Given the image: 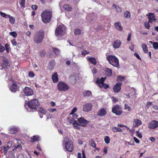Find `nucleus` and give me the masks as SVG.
Masks as SVG:
<instances>
[{"instance_id": "nucleus-1", "label": "nucleus", "mask_w": 158, "mask_h": 158, "mask_svg": "<svg viewBox=\"0 0 158 158\" xmlns=\"http://www.w3.org/2000/svg\"><path fill=\"white\" fill-rule=\"evenodd\" d=\"M62 145L64 147L66 151L72 152L73 149V144L72 140L68 137H65L62 141Z\"/></svg>"}, {"instance_id": "nucleus-2", "label": "nucleus", "mask_w": 158, "mask_h": 158, "mask_svg": "<svg viewBox=\"0 0 158 158\" xmlns=\"http://www.w3.org/2000/svg\"><path fill=\"white\" fill-rule=\"evenodd\" d=\"M41 16L42 21L44 23H49L52 16V11L49 9L46 10L42 13Z\"/></svg>"}, {"instance_id": "nucleus-3", "label": "nucleus", "mask_w": 158, "mask_h": 158, "mask_svg": "<svg viewBox=\"0 0 158 158\" xmlns=\"http://www.w3.org/2000/svg\"><path fill=\"white\" fill-rule=\"evenodd\" d=\"M106 59L109 63L114 67H119L118 59L114 56L110 55L106 57Z\"/></svg>"}, {"instance_id": "nucleus-4", "label": "nucleus", "mask_w": 158, "mask_h": 158, "mask_svg": "<svg viewBox=\"0 0 158 158\" xmlns=\"http://www.w3.org/2000/svg\"><path fill=\"white\" fill-rule=\"evenodd\" d=\"M44 32L43 30H40L35 33L34 37L35 43L39 44L41 43L44 37Z\"/></svg>"}, {"instance_id": "nucleus-5", "label": "nucleus", "mask_w": 158, "mask_h": 158, "mask_svg": "<svg viewBox=\"0 0 158 158\" xmlns=\"http://www.w3.org/2000/svg\"><path fill=\"white\" fill-rule=\"evenodd\" d=\"M28 106L31 109L36 110L39 106V101L36 99L31 100L27 103Z\"/></svg>"}, {"instance_id": "nucleus-6", "label": "nucleus", "mask_w": 158, "mask_h": 158, "mask_svg": "<svg viewBox=\"0 0 158 158\" xmlns=\"http://www.w3.org/2000/svg\"><path fill=\"white\" fill-rule=\"evenodd\" d=\"M57 87L59 90L61 91H65L69 88V86L65 82L60 81L57 84Z\"/></svg>"}, {"instance_id": "nucleus-7", "label": "nucleus", "mask_w": 158, "mask_h": 158, "mask_svg": "<svg viewBox=\"0 0 158 158\" xmlns=\"http://www.w3.org/2000/svg\"><path fill=\"white\" fill-rule=\"evenodd\" d=\"M112 112L118 115H120L123 113L122 109L121 106L118 104L114 106L112 109Z\"/></svg>"}, {"instance_id": "nucleus-8", "label": "nucleus", "mask_w": 158, "mask_h": 158, "mask_svg": "<svg viewBox=\"0 0 158 158\" xmlns=\"http://www.w3.org/2000/svg\"><path fill=\"white\" fill-rule=\"evenodd\" d=\"M78 120L79 123H78V125L77 126L79 127L80 126L84 127H86L90 122L89 121L86 120L83 117H81L78 118Z\"/></svg>"}, {"instance_id": "nucleus-9", "label": "nucleus", "mask_w": 158, "mask_h": 158, "mask_svg": "<svg viewBox=\"0 0 158 158\" xmlns=\"http://www.w3.org/2000/svg\"><path fill=\"white\" fill-rule=\"evenodd\" d=\"M68 122L70 123H72L73 127L74 128L77 130H80L81 128L80 127L78 126V123L77 121L74 120V118H72L71 117L68 118H67Z\"/></svg>"}, {"instance_id": "nucleus-10", "label": "nucleus", "mask_w": 158, "mask_h": 158, "mask_svg": "<svg viewBox=\"0 0 158 158\" xmlns=\"http://www.w3.org/2000/svg\"><path fill=\"white\" fill-rule=\"evenodd\" d=\"M93 107L92 104L90 102L86 103L83 105V110L84 112H88L91 111Z\"/></svg>"}, {"instance_id": "nucleus-11", "label": "nucleus", "mask_w": 158, "mask_h": 158, "mask_svg": "<svg viewBox=\"0 0 158 158\" xmlns=\"http://www.w3.org/2000/svg\"><path fill=\"white\" fill-rule=\"evenodd\" d=\"M2 58L3 62L1 65H0V69H7L9 66V62L5 56H3Z\"/></svg>"}, {"instance_id": "nucleus-12", "label": "nucleus", "mask_w": 158, "mask_h": 158, "mask_svg": "<svg viewBox=\"0 0 158 158\" xmlns=\"http://www.w3.org/2000/svg\"><path fill=\"white\" fill-rule=\"evenodd\" d=\"M23 91L27 96L32 95L33 94V91L30 88L26 87L23 89Z\"/></svg>"}, {"instance_id": "nucleus-13", "label": "nucleus", "mask_w": 158, "mask_h": 158, "mask_svg": "<svg viewBox=\"0 0 158 158\" xmlns=\"http://www.w3.org/2000/svg\"><path fill=\"white\" fill-rule=\"evenodd\" d=\"M158 127V121L153 120L148 124V127L150 129H155Z\"/></svg>"}, {"instance_id": "nucleus-14", "label": "nucleus", "mask_w": 158, "mask_h": 158, "mask_svg": "<svg viewBox=\"0 0 158 158\" xmlns=\"http://www.w3.org/2000/svg\"><path fill=\"white\" fill-rule=\"evenodd\" d=\"M9 87L11 91L13 93L15 92L19 89L17 83L15 81L13 82Z\"/></svg>"}, {"instance_id": "nucleus-15", "label": "nucleus", "mask_w": 158, "mask_h": 158, "mask_svg": "<svg viewBox=\"0 0 158 158\" xmlns=\"http://www.w3.org/2000/svg\"><path fill=\"white\" fill-rule=\"evenodd\" d=\"M122 83H117L114 86L113 90L115 93H118L119 92L121 89V86Z\"/></svg>"}, {"instance_id": "nucleus-16", "label": "nucleus", "mask_w": 158, "mask_h": 158, "mask_svg": "<svg viewBox=\"0 0 158 158\" xmlns=\"http://www.w3.org/2000/svg\"><path fill=\"white\" fill-rule=\"evenodd\" d=\"M142 124L141 121L137 118L134 119L133 121V127H136Z\"/></svg>"}, {"instance_id": "nucleus-17", "label": "nucleus", "mask_w": 158, "mask_h": 158, "mask_svg": "<svg viewBox=\"0 0 158 158\" xmlns=\"http://www.w3.org/2000/svg\"><path fill=\"white\" fill-rule=\"evenodd\" d=\"M63 30L62 27L60 26H58L55 30V35L56 36H59L62 35Z\"/></svg>"}, {"instance_id": "nucleus-18", "label": "nucleus", "mask_w": 158, "mask_h": 158, "mask_svg": "<svg viewBox=\"0 0 158 158\" xmlns=\"http://www.w3.org/2000/svg\"><path fill=\"white\" fill-rule=\"evenodd\" d=\"M55 65V62L54 60H52L49 63L48 68L49 70H51L53 69Z\"/></svg>"}, {"instance_id": "nucleus-19", "label": "nucleus", "mask_w": 158, "mask_h": 158, "mask_svg": "<svg viewBox=\"0 0 158 158\" xmlns=\"http://www.w3.org/2000/svg\"><path fill=\"white\" fill-rule=\"evenodd\" d=\"M107 112L104 108H102L99 110L97 114L98 116H102L106 114Z\"/></svg>"}, {"instance_id": "nucleus-20", "label": "nucleus", "mask_w": 158, "mask_h": 158, "mask_svg": "<svg viewBox=\"0 0 158 158\" xmlns=\"http://www.w3.org/2000/svg\"><path fill=\"white\" fill-rule=\"evenodd\" d=\"M121 44V42L120 40H115L113 44V46L115 48H119Z\"/></svg>"}, {"instance_id": "nucleus-21", "label": "nucleus", "mask_w": 158, "mask_h": 158, "mask_svg": "<svg viewBox=\"0 0 158 158\" xmlns=\"http://www.w3.org/2000/svg\"><path fill=\"white\" fill-rule=\"evenodd\" d=\"M52 78L53 83H56L58 81V74L57 72L55 73L52 75Z\"/></svg>"}, {"instance_id": "nucleus-22", "label": "nucleus", "mask_w": 158, "mask_h": 158, "mask_svg": "<svg viewBox=\"0 0 158 158\" xmlns=\"http://www.w3.org/2000/svg\"><path fill=\"white\" fill-rule=\"evenodd\" d=\"M149 22L152 23L153 21L156 20L153 13H150L148 14Z\"/></svg>"}, {"instance_id": "nucleus-23", "label": "nucleus", "mask_w": 158, "mask_h": 158, "mask_svg": "<svg viewBox=\"0 0 158 158\" xmlns=\"http://www.w3.org/2000/svg\"><path fill=\"white\" fill-rule=\"evenodd\" d=\"M114 26L118 31H122L123 30V27L120 22L115 23L114 24Z\"/></svg>"}, {"instance_id": "nucleus-24", "label": "nucleus", "mask_w": 158, "mask_h": 158, "mask_svg": "<svg viewBox=\"0 0 158 158\" xmlns=\"http://www.w3.org/2000/svg\"><path fill=\"white\" fill-rule=\"evenodd\" d=\"M82 94L84 97H89L92 96L91 92L89 90H86L83 92Z\"/></svg>"}, {"instance_id": "nucleus-25", "label": "nucleus", "mask_w": 158, "mask_h": 158, "mask_svg": "<svg viewBox=\"0 0 158 158\" xmlns=\"http://www.w3.org/2000/svg\"><path fill=\"white\" fill-rule=\"evenodd\" d=\"M106 79V77H102L100 79L98 78L97 79V80L96 81V83L98 84L99 85V84L102 85L103 84L105 80Z\"/></svg>"}, {"instance_id": "nucleus-26", "label": "nucleus", "mask_w": 158, "mask_h": 158, "mask_svg": "<svg viewBox=\"0 0 158 158\" xmlns=\"http://www.w3.org/2000/svg\"><path fill=\"white\" fill-rule=\"evenodd\" d=\"M63 8L65 10L68 11H70L72 10V7L71 5L68 4H64L63 6Z\"/></svg>"}, {"instance_id": "nucleus-27", "label": "nucleus", "mask_w": 158, "mask_h": 158, "mask_svg": "<svg viewBox=\"0 0 158 158\" xmlns=\"http://www.w3.org/2000/svg\"><path fill=\"white\" fill-rule=\"evenodd\" d=\"M123 16L126 19H130L131 17V15L130 12L129 11H125L124 13Z\"/></svg>"}, {"instance_id": "nucleus-28", "label": "nucleus", "mask_w": 158, "mask_h": 158, "mask_svg": "<svg viewBox=\"0 0 158 158\" xmlns=\"http://www.w3.org/2000/svg\"><path fill=\"white\" fill-rule=\"evenodd\" d=\"M105 72L108 77H111L112 75V69H110L106 68L105 69Z\"/></svg>"}, {"instance_id": "nucleus-29", "label": "nucleus", "mask_w": 158, "mask_h": 158, "mask_svg": "<svg viewBox=\"0 0 158 158\" xmlns=\"http://www.w3.org/2000/svg\"><path fill=\"white\" fill-rule=\"evenodd\" d=\"M40 137L38 135H34L31 138V141L32 142L40 140Z\"/></svg>"}, {"instance_id": "nucleus-30", "label": "nucleus", "mask_w": 158, "mask_h": 158, "mask_svg": "<svg viewBox=\"0 0 158 158\" xmlns=\"http://www.w3.org/2000/svg\"><path fill=\"white\" fill-rule=\"evenodd\" d=\"M88 60L92 64L94 65H95L97 64V61L96 59L94 57H90L88 58Z\"/></svg>"}, {"instance_id": "nucleus-31", "label": "nucleus", "mask_w": 158, "mask_h": 158, "mask_svg": "<svg viewBox=\"0 0 158 158\" xmlns=\"http://www.w3.org/2000/svg\"><path fill=\"white\" fill-rule=\"evenodd\" d=\"M142 47L144 52L147 53L148 52V48L147 45L145 44H142Z\"/></svg>"}, {"instance_id": "nucleus-32", "label": "nucleus", "mask_w": 158, "mask_h": 158, "mask_svg": "<svg viewBox=\"0 0 158 158\" xmlns=\"http://www.w3.org/2000/svg\"><path fill=\"white\" fill-rule=\"evenodd\" d=\"M89 143L90 145L94 148H96V144L95 141L93 139H91L89 141Z\"/></svg>"}, {"instance_id": "nucleus-33", "label": "nucleus", "mask_w": 158, "mask_h": 158, "mask_svg": "<svg viewBox=\"0 0 158 158\" xmlns=\"http://www.w3.org/2000/svg\"><path fill=\"white\" fill-rule=\"evenodd\" d=\"M18 148H19V150L22 149V147L20 144H19L18 145L15 144L12 147V149L13 150H15Z\"/></svg>"}, {"instance_id": "nucleus-34", "label": "nucleus", "mask_w": 158, "mask_h": 158, "mask_svg": "<svg viewBox=\"0 0 158 158\" xmlns=\"http://www.w3.org/2000/svg\"><path fill=\"white\" fill-rule=\"evenodd\" d=\"M18 131L17 129L15 128H11L9 130V133L11 134H14L17 133Z\"/></svg>"}, {"instance_id": "nucleus-35", "label": "nucleus", "mask_w": 158, "mask_h": 158, "mask_svg": "<svg viewBox=\"0 0 158 158\" xmlns=\"http://www.w3.org/2000/svg\"><path fill=\"white\" fill-rule=\"evenodd\" d=\"M9 19V21L10 23L13 24L15 22V18L13 17L12 16H11L10 15H8V17Z\"/></svg>"}, {"instance_id": "nucleus-36", "label": "nucleus", "mask_w": 158, "mask_h": 158, "mask_svg": "<svg viewBox=\"0 0 158 158\" xmlns=\"http://www.w3.org/2000/svg\"><path fill=\"white\" fill-rule=\"evenodd\" d=\"M81 32V30L79 28H76L74 30V33L75 35L80 34Z\"/></svg>"}, {"instance_id": "nucleus-37", "label": "nucleus", "mask_w": 158, "mask_h": 158, "mask_svg": "<svg viewBox=\"0 0 158 158\" xmlns=\"http://www.w3.org/2000/svg\"><path fill=\"white\" fill-rule=\"evenodd\" d=\"M38 111L39 112L44 114L47 113L46 110L44 108L42 107H40L39 108Z\"/></svg>"}, {"instance_id": "nucleus-38", "label": "nucleus", "mask_w": 158, "mask_h": 158, "mask_svg": "<svg viewBox=\"0 0 158 158\" xmlns=\"http://www.w3.org/2000/svg\"><path fill=\"white\" fill-rule=\"evenodd\" d=\"M99 86L100 88H102L103 87L105 89L109 88V87L108 84H104V83L102 85L99 84Z\"/></svg>"}, {"instance_id": "nucleus-39", "label": "nucleus", "mask_w": 158, "mask_h": 158, "mask_svg": "<svg viewBox=\"0 0 158 158\" xmlns=\"http://www.w3.org/2000/svg\"><path fill=\"white\" fill-rule=\"evenodd\" d=\"M53 52L56 55H58L60 53V50L58 48H53Z\"/></svg>"}, {"instance_id": "nucleus-40", "label": "nucleus", "mask_w": 158, "mask_h": 158, "mask_svg": "<svg viewBox=\"0 0 158 158\" xmlns=\"http://www.w3.org/2000/svg\"><path fill=\"white\" fill-rule=\"evenodd\" d=\"M113 6H114L116 9L117 12L119 13H121L122 12V9L119 6H116L115 4H113Z\"/></svg>"}, {"instance_id": "nucleus-41", "label": "nucleus", "mask_w": 158, "mask_h": 158, "mask_svg": "<svg viewBox=\"0 0 158 158\" xmlns=\"http://www.w3.org/2000/svg\"><path fill=\"white\" fill-rule=\"evenodd\" d=\"M104 141L106 144H108L110 143V138L107 136H106L104 137Z\"/></svg>"}, {"instance_id": "nucleus-42", "label": "nucleus", "mask_w": 158, "mask_h": 158, "mask_svg": "<svg viewBox=\"0 0 158 158\" xmlns=\"http://www.w3.org/2000/svg\"><path fill=\"white\" fill-rule=\"evenodd\" d=\"M5 49H6V51L7 53H8L10 49V47L9 45L7 43L5 44Z\"/></svg>"}, {"instance_id": "nucleus-43", "label": "nucleus", "mask_w": 158, "mask_h": 158, "mask_svg": "<svg viewBox=\"0 0 158 158\" xmlns=\"http://www.w3.org/2000/svg\"><path fill=\"white\" fill-rule=\"evenodd\" d=\"M135 133L136 134V136L139 138H142V135L141 133L139 132V131L138 130L136 131Z\"/></svg>"}, {"instance_id": "nucleus-44", "label": "nucleus", "mask_w": 158, "mask_h": 158, "mask_svg": "<svg viewBox=\"0 0 158 158\" xmlns=\"http://www.w3.org/2000/svg\"><path fill=\"white\" fill-rule=\"evenodd\" d=\"M25 0H21L19 2L21 7H25Z\"/></svg>"}, {"instance_id": "nucleus-45", "label": "nucleus", "mask_w": 158, "mask_h": 158, "mask_svg": "<svg viewBox=\"0 0 158 158\" xmlns=\"http://www.w3.org/2000/svg\"><path fill=\"white\" fill-rule=\"evenodd\" d=\"M124 109L125 110H127L128 111H131V109L130 106H128V104H125L124 105Z\"/></svg>"}, {"instance_id": "nucleus-46", "label": "nucleus", "mask_w": 158, "mask_h": 158, "mask_svg": "<svg viewBox=\"0 0 158 158\" xmlns=\"http://www.w3.org/2000/svg\"><path fill=\"white\" fill-rule=\"evenodd\" d=\"M149 23L150 22H145L144 23V26L145 27V28L148 29H149L150 27V25L149 24Z\"/></svg>"}, {"instance_id": "nucleus-47", "label": "nucleus", "mask_w": 158, "mask_h": 158, "mask_svg": "<svg viewBox=\"0 0 158 158\" xmlns=\"http://www.w3.org/2000/svg\"><path fill=\"white\" fill-rule=\"evenodd\" d=\"M124 77L121 76H118L117 78V81H123L124 80Z\"/></svg>"}, {"instance_id": "nucleus-48", "label": "nucleus", "mask_w": 158, "mask_h": 158, "mask_svg": "<svg viewBox=\"0 0 158 158\" xmlns=\"http://www.w3.org/2000/svg\"><path fill=\"white\" fill-rule=\"evenodd\" d=\"M10 34L14 38H16L17 36V34L16 31L11 32L10 33Z\"/></svg>"}, {"instance_id": "nucleus-49", "label": "nucleus", "mask_w": 158, "mask_h": 158, "mask_svg": "<svg viewBox=\"0 0 158 158\" xmlns=\"http://www.w3.org/2000/svg\"><path fill=\"white\" fill-rule=\"evenodd\" d=\"M153 46L155 49H157L158 48V43L157 42H154Z\"/></svg>"}, {"instance_id": "nucleus-50", "label": "nucleus", "mask_w": 158, "mask_h": 158, "mask_svg": "<svg viewBox=\"0 0 158 158\" xmlns=\"http://www.w3.org/2000/svg\"><path fill=\"white\" fill-rule=\"evenodd\" d=\"M0 14L1 16L2 17H4L5 18H8V15H7L5 13L2 12H0Z\"/></svg>"}, {"instance_id": "nucleus-51", "label": "nucleus", "mask_w": 158, "mask_h": 158, "mask_svg": "<svg viewBox=\"0 0 158 158\" xmlns=\"http://www.w3.org/2000/svg\"><path fill=\"white\" fill-rule=\"evenodd\" d=\"M5 50V48L4 47L0 44V52H3Z\"/></svg>"}, {"instance_id": "nucleus-52", "label": "nucleus", "mask_w": 158, "mask_h": 158, "mask_svg": "<svg viewBox=\"0 0 158 158\" xmlns=\"http://www.w3.org/2000/svg\"><path fill=\"white\" fill-rule=\"evenodd\" d=\"M35 74L32 71H29L28 73V76L31 77H33L35 76Z\"/></svg>"}, {"instance_id": "nucleus-53", "label": "nucleus", "mask_w": 158, "mask_h": 158, "mask_svg": "<svg viewBox=\"0 0 158 158\" xmlns=\"http://www.w3.org/2000/svg\"><path fill=\"white\" fill-rule=\"evenodd\" d=\"M77 108L76 107L74 108L71 112L70 113V115H72L74 114V113L77 111Z\"/></svg>"}, {"instance_id": "nucleus-54", "label": "nucleus", "mask_w": 158, "mask_h": 158, "mask_svg": "<svg viewBox=\"0 0 158 158\" xmlns=\"http://www.w3.org/2000/svg\"><path fill=\"white\" fill-rule=\"evenodd\" d=\"M40 55L42 57H44L45 56V54H46L44 50H42L40 52Z\"/></svg>"}, {"instance_id": "nucleus-55", "label": "nucleus", "mask_w": 158, "mask_h": 158, "mask_svg": "<svg viewBox=\"0 0 158 158\" xmlns=\"http://www.w3.org/2000/svg\"><path fill=\"white\" fill-rule=\"evenodd\" d=\"M118 127H113L112 128V130L114 132H118Z\"/></svg>"}, {"instance_id": "nucleus-56", "label": "nucleus", "mask_w": 158, "mask_h": 158, "mask_svg": "<svg viewBox=\"0 0 158 158\" xmlns=\"http://www.w3.org/2000/svg\"><path fill=\"white\" fill-rule=\"evenodd\" d=\"M89 52H87L86 50H85L81 52V54L85 56L86 54H88Z\"/></svg>"}, {"instance_id": "nucleus-57", "label": "nucleus", "mask_w": 158, "mask_h": 158, "mask_svg": "<svg viewBox=\"0 0 158 158\" xmlns=\"http://www.w3.org/2000/svg\"><path fill=\"white\" fill-rule=\"evenodd\" d=\"M11 43L13 46H16L17 43L15 39H14L11 41Z\"/></svg>"}, {"instance_id": "nucleus-58", "label": "nucleus", "mask_w": 158, "mask_h": 158, "mask_svg": "<svg viewBox=\"0 0 158 158\" xmlns=\"http://www.w3.org/2000/svg\"><path fill=\"white\" fill-rule=\"evenodd\" d=\"M134 55L138 59L141 60V59L139 55L138 54L136 53H135L134 54Z\"/></svg>"}, {"instance_id": "nucleus-59", "label": "nucleus", "mask_w": 158, "mask_h": 158, "mask_svg": "<svg viewBox=\"0 0 158 158\" xmlns=\"http://www.w3.org/2000/svg\"><path fill=\"white\" fill-rule=\"evenodd\" d=\"M32 9L34 10H35L38 8V6L37 5H33L31 7Z\"/></svg>"}, {"instance_id": "nucleus-60", "label": "nucleus", "mask_w": 158, "mask_h": 158, "mask_svg": "<svg viewBox=\"0 0 158 158\" xmlns=\"http://www.w3.org/2000/svg\"><path fill=\"white\" fill-rule=\"evenodd\" d=\"M131 33H129L128 34V37L127 38V40L128 41H130L131 40Z\"/></svg>"}, {"instance_id": "nucleus-61", "label": "nucleus", "mask_w": 158, "mask_h": 158, "mask_svg": "<svg viewBox=\"0 0 158 158\" xmlns=\"http://www.w3.org/2000/svg\"><path fill=\"white\" fill-rule=\"evenodd\" d=\"M133 138L134 141L136 143H139V140L136 137H134Z\"/></svg>"}, {"instance_id": "nucleus-62", "label": "nucleus", "mask_w": 158, "mask_h": 158, "mask_svg": "<svg viewBox=\"0 0 158 158\" xmlns=\"http://www.w3.org/2000/svg\"><path fill=\"white\" fill-rule=\"evenodd\" d=\"M112 99L113 101L115 103L118 101V99L114 97H112Z\"/></svg>"}, {"instance_id": "nucleus-63", "label": "nucleus", "mask_w": 158, "mask_h": 158, "mask_svg": "<svg viewBox=\"0 0 158 158\" xmlns=\"http://www.w3.org/2000/svg\"><path fill=\"white\" fill-rule=\"evenodd\" d=\"M82 154L83 158H86V156L85 153V151L84 150H82Z\"/></svg>"}, {"instance_id": "nucleus-64", "label": "nucleus", "mask_w": 158, "mask_h": 158, "mask_svg": "<svg viewBox=\"0 0 158 158\" xmlns=\"http://www.w3.org/2000/svg\"><path fill=\"white\" fill-rule=\"evenodd\" d=\"M153 107L154 109H155V110L156 109V110H158V106H157V105H154L153 106Z\"/></svg>"}]
</instances>
